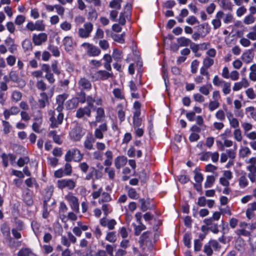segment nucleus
<instances>
[{
    "label": "nucleus",
    "instance_id": "obj_25",
    "mask_svg": "<svg viewBox=\"0 0 256 256\" xmlns=\"http://www.w3.org/2000/svg\"><path fill=\"white\" fill-rule=\"evenodd\" d=\"M246 114L249 118H252L256 122V108L250 106L246 108Z\"/></svg>",
    "mask_w": 256,
    "mask_h": 256
},
{
    "label": "nucleus",
    "instance_id": "obj_11",
    "mask_svg": "<svg viewBox=\"0 0 256 256\" xmlns=\"http://www.w3.org/2000/svg\"><path fill=\"white\" fill-rule=\"evenodd\" d=\"M32 42L35 46H40L48 40V35L44 32L34 34L32 37Z\"/></svg>",
    "mask_w": 256,
    "mask_h": 256
},
{
    "label": "nucleus",
    "instance_id": "obj_9",
    "mask_svg": "<svg viewBox=\"0 0 256 256\" xmlns=\"http://www.w3.org/2000/svg\"><path fill=\"white\" fill-rule=\"evenodd\" d=\"M108 126L106 123L100 124L94 130V138L96 139L102 140L104 138V134L108 130Z\"/></svg>",
    "mask_w": 256,
    "mask_h": 256
},
{
    "label": "nucleus",
    "instance_id": "obj_38",
    "mask_svg": "<svg viewBox=\"0 0 256 256\" xmlns=\"http://www.w3.org/2000/svg\"><path fill=\"white\" fill-rule=\"evenodd\" d=\"M106 240L110 242H115L116 240V232H108L106 236Z\"/></svg>",
    "mask_w": 256,
    "mask_h": 256
},
{
    "label": "nucleus",
    "instance_id": "obj_19",
    "mask_svg": "<svg viewBox=\"0 0 256 256\" xmlns=\"http://www.w3.org/2000/svg\"><path fill=\"white\" fill-rule=\"evenodd\" d=\"M78 88L82 92L84 90H89L92 88V84L86 78H81L78 82Z\"/></svg>",
    "mask_w": 256,
    "mask_h": 256
},
{
    "label": "nucleus",
    "instance_id": "obj_1",
    "mask_svg": "<svg viewBox=\"0 0 256 256\" xmlns=\"http://www.w3.org/2000/svg\"><path fill=\"white\" fill-rule=\"evenodd\" d=\"M83 158V154L78 148H74L68 150L66 154L64 160L66 162L74 160L76 162L80 161Z\"/></svg>",
    "mask_w": 256,
    "mask_h": 256
},
{
    "label": "nucleus",
    "instance_id": "obj_53",
    "mask_svg": "<svg viewBox=\"0 0 256 256\" xmlns=\"http://www.w3.org/2000/svg\"><path fill=\"white\" fill-rule=\"evenodd\" d=\"M234 139L238 142H240L242 141V132L240 128H236L235 129V130L234 132Z\"/></svg>",
    "mask_w": 256,
    "mask_h": 256
},
{
    "label": "nucleus",
    "instance_id": "obj_60",
    "mask_svg": "<svg viewBox=\"0 0 256 256\" xmlns=\"http://www.w3.org/2000/svg\"><path fill=\"white\" fill-rule=\"evenodd\" d=\"M2 126L4 127V132L5 134H8L10 132L12 128L10 123L6 120L2 121Z\"/></svg>",
    "mask_w": 256,
    "mask_h": 256
},
{
    "label": "nucleus",
    "instance_id": "obj_32",
    "mask_svg": "<svg viewBox=\"0 0 256 256\" xmlns=\"http://www.w3.org/2000/svg\"><path fill=\"white\" fill-rule=\"evenodd\" d=\"M220 6L224 10H232V5L230 0H218Z\"/></svg>",
    "mask_w": 256,
    "mask_h": 256
},
{
    "label": "nucleus",
    "instance_id": "obj_20",
    "mask_svg": "<svg viewBox=\"0 0 256 256\" xmlns=\"http://www.w3.org/2000/svg\"><path fill=\"white\" fill-rule=\"evenodd\" d=\"M62 42L64 49L68 52H72L76 46L75 43L72 41V37L68 36H66L64 38Z\"/></svg>",
    "mask_w": 256,
    "mask_h": 256
},
{
    "label": "nucleus",
    "instance_id": "obj_49",
    "mask_svg": "<svg viewBox=\"0 0 256 256\" xmlns=\"http://www.w3.org/2000/svg\"><path fill=\"white\" fill-rule=\"evenodd\" d=\"M194 179L196 182L198 184H202L204 180L202 174L197 172L196 170H194Z\"/></svg>",
    "mask_w": 256,
    "mask_h": 256
},
{
    "label": "nucleus",
    "instance_id": "obj_7",
    "mask_svg": "<svg viewBox=\"0 0 256 256\" xmlns=\"http://www.w3.org/2000/svg\"><path fill=\"white\" fill-rule=\"evenodd\" d=\"M82 46L86 48L87 54L90 56H96L100 54V50L97 46L89 43L82 44Z\"/></svg>",
    "mask_w": 256,
    "mask_h": 256
},
{
    "label": "nucleus",
    "instance_id": "obj_16",
    "mask_svg": "<svg viewBox=\"0 0 256 256\" xmlns=\"http://www.w3.org/2000/svg\"><path fill=\"white\" fill-rule=\"evenodd\" d=\"M91 110L88 106L79 108L76 112V118H81L84 116L90 117L91 116Z\"/></svg>",
    "mask_w": 256,
    "mask_h": 256
},
{
    "label": "nucleus",
    "instance_id": "obj_45",
    "mask_svg": "<svg viewBox=\"0 0 256 256\" xmlns=\"http://www.w3.org/2000/svg\"><path fill=\"white\" fill-rule=\"evenodd\" d=\"M191 239L192 236L190 234L186 233L184 234V236L183 240L185 246H186L188 248L191 246Z\"/></svg>",
    "mask_w": 256,
    "mask_h": 256
},
{
    "label": "nucleus",
    "instance_id": "obj_28",
    "mask_svg": "<svg viewBox=\"0 0 256 256\" xmlns=\"http://www.w3.org/2000/svg\"><path fill=\"white\" fill-rule=\"evenodd\" d=\"M112 57L116 61L118 62H120L123 58L122 52L117 48L114 49Z\"/></svg>",
    "mask_w": 256,
    "mask_h": 256
},
{
    "label": "nucleus",
    "instance_id": "obj_5",
    "mask_svg": "<svg viewBox=\"0 0 256 256\" xmlns=\"http://www.w3.org/2000/svg\"><path fill=\"white\" fill-rule=\"evenodd\" d=\"M57 186L60 190L64 188L73 190L76 186V182L72 179L60 180L57 182Z\"/></svg>",
    "mask_w": 256,
    "mask_h": 256
},
{
    "label": "nucleus",
    "instance_id": "obj_39",
    "mask_svg": "<svg viewBox=\"0 0 256 256\" xmlns=\"http://www.w3.org/2000/svg\"><path fill=\"white\" fill-rule=\"evenodd\" d=\"M138 226H136V224H133L132 225L134 226V234L136 236H139L142 232V231L146 229V226L143 224L142 222L139 224Z\"/></svg>",
    "mask_w": 256,
    "mask_h": 256
},
{
    "label": "nucleus",
    "instance_id": "obj_55",
    "mask_svg": "<svg viewBox=\"0 0 256 256\" xmlns=\"http://www.w3.org/2000/svg\"><path fill=\"white\" fill-rule=\"evenodd\" d=\"M30 161V158L28 156H24L20 158L17 164L20 167L23 166L25 164H27Z\"/></svg>",
    "mask_w": 256,
    "mask_h": 256
},
{
    "label": "nucleus",
    "instance_id": "obj_21",
    "mask_svg": "<svg viewBox=\"0 0 256 256\" xmlns=\"http://www.w3.org/2000/svg\"><path fill=\"white\" fill-rule=\"evenodd\" d=\"M128 162L127 158L125 156H122L116 157L114 160V166L116 169H120L124 166Z\"/></svg>",
    "mask_w": 256,
    "mask_h": 256
},
{
    "label": "nucleus",
    "instance_id": "obj_27",
    "mask_svg": "<svg viewBox=\"0 0 256 256\" xmlns=\"http://www.w3.org/2000/svg\"><path fill=\"white\" fill-rule=\"evenodd\" d=\"M31 226L36 236L38 238L40 236L41 231L40 230V224L35 220L31 222Z\"/></svg>",
    "mask_w": 256,
    "mask_h": 256
},
{
    "label": "nucleus",
    "instance_id": "obj_6",
    "mask_svg": "<svg viewBox=\"0 0 256 256\" xmlns=\"http://www.w3.org/2000/svg\"><path fill=\"white\" fill-rule=\"evenodd\" d=\"M65 199L68 202L71 208L75 212H79V204L78 198L72 194L65 196Z\"/></svg>",
    "mask_w": 256,
    "mask_h": 256
},
{
    "label": "nucleus",
    "instance_id": "obj_54",
    "mask_svg": "<svg viewBox=\"0 0 256 256\" xmlns=\"http://www.w3.org/2000/svg\"><path fill=\"white\" fill-rule=\"evenodd\" d=\"M251 154V151L248 147H244L240 151V154L241 157L245 158Z\"/></svg>",
    "mask_w": 256,
    "mask_h": 256
},
{
    "label": "nucleus",
    "instance_id": "obj_61",
    "mask_svg": "<svg viewBox=\"0 0 256 256\" xmlns=\"http://www.w3.org/2000/svg\"><path fill=\"white\" fill-rule=\"evenodd\" d=\"M255 235H251L249 238L250 244L253 248L256 249V228L253 230Z\"/></svg>",
    "mask_w": 256,
    "mask_h": 256
},
{
    "label": "nucleus",
    "instance_id": "obj_3",
    "mask_svg": "<svg viewBox=\"0 0 256 256\" xmlns=\"http://www.w3.org/2000/svg\"><path fill=\"white\" fill-rule=\"evenodd\" d=\"M85 134V130L80 126H76L70 132V138L74 141H80Z\"/></svg>",
    "mask_w": 256,
    "mask_h": 256
},
{
    "label": "nucleus",
    "instance_id": "obj_59",
    "mask_svg": "<svg viewBox=\"0 0 256 256\" xmlns=\"http://www.w3.org/2000/svg\"><path fill=\"white\" fill-rule=\"evenodd\" d=\"M65 176H70L72 173V166L70 162H66L64 165V168L63 170Z\"/></svg>",
    "mask_w": 256,
    "mask_h": 256
},
{
    "label": "nucleus",
    "instance_id": "obj_18",
    "mask_svg": "<svg viewBox=\"0 0 256 256\" xmlns=\"http://www.w3.org/2000/svg\"><path fill=\"white\" fill-rule=\"evenodd\" d=\"M96 138L92 134H88L84 142V146L85 148L88 150L94 149L93 144L95 142Z\"/></svg>",
    "mask_w": 256,
    "mask_h": 256
},
{
    "label": "nucleus",
    "instance_id": "obj_4",
    "mask_svg": "<svg viewBox=\"0 0 256 256\" xmlns=\"http://www.w3.org/2000/svg\"><path fill=\"white\" fill-rule=\"evenodd\" d=\"M92 30V24L89 22H86L84 24L83 28L78 29V36L82 38H88L90 36Z\"/></svg>",
    "mask_w": 256,
    "mask_h": 256
},
{
    "label": "nucleus",
    "instance_id": "obj_46",
    "mask_svg": "<svg viewBox=\"0 0 256 256\" xmlns=\"http://www.w3.org/2000/svg\"><path fill=\"white\" fill-rule=\"evenodd\" d=\"M248 182L246 176H241L240 178L238 184L240 188H244L248 186Z\"/></svg>",
    "mask_w": 256,
    "mask_h": 256
},
{
    "label": "nucleus",
    "instance_id": "obj_57",
    "mask_svg": "<svg viewBox=\"0 0 256 256\" xmlns=\"http://www.w3.org/2000/svg\"><path fill=\"white\" fill-rule=\"evenodd\" d=\"M9 246L10 248H18L22 245L21 241H16L12 239L11 237L9 238Z\"/></svg>",
    "mask_w": 256,
    "mask_h": 256
},
{
    "label": "nucleus",
    "instance_id": "obj_56",
    "mask_svg": "<svg viewBox=\"0 0 256 256\" xmlns=\"http://www.w3.org/2000/svg\"><path fill=\"white\" fill-rule=\"evenodd\" d=\"M236 234L239 236H250V232L247 230L246 228H240L238 229L236 231Z\"/></svg>",
    "mask_w": 256,
    "mask_h": 256
},
{
    "label": "nucleus",
    "instance_id": "obj_14",
    "mask_svg": "<svg viewBox=\"0 0 256 256\" xmlns=\"http://www.w3.org/2000/svg\"><path fill=\"white\" fill-rule=\"evenodd\" d=\"M132 8V6L130 4H128L125 8L124 12H121L120 14L118 22L120 24L124 25L126 23V18H128V17L130 14V10Z\"/></svg>",
    "mask_w": 256,
    "mask_h": 256
},
{
    "label": "nucleus",
    "instance_id": "obj_13",
    "mask_svg": "<svg viewBox=\"0 0 256 256\" xmlns=\"http://www.w3.org/2000/svg\"><path fill=\"white\" fill-rule=\"evenodd\" d=\"M112 76V73L106 72L104 70H100L96 72L93 75V78L95 80H106Z\"/></svg>",
    "mask_w": 256,
    "mask_h": 256
},
{
    "label": "nucleus",
    "instance_id": "obj_2",
    "mask_svg": "<svg viewBox=\"0 0 256 256\" xmlns=\"http://www.w3.org/2000/svg\"><path fill=\"white\" fill-rule=\"evenodd\" d=\"M36 114L34 116V122L32 124V130L38 134L42 132L41 126L42 122V116L40 110H38L36 112Z\"/></svg>",
    "mask_w": 256,
    "mask_h": 256
},
{
    "label": "nucleus",
    "instance_id": "obj_30",
    "mask_svg": "<svg viewBox=\"0 0 256 256\" xmlns=\"http://www.w3.org/2000/svg\"><path fill=\"white\" fill-rule=\"evenodd\" d=\"M177 42L180 46H188L192 42L191 40L189 38L184 36L180 37L177 39Z\"/></svg>",
    "mask_w": 256,
    "mask_h": 256
},
{
    "label": "nucleus",
    "instance_id": "obj_36",
    "mask_svg": "<svg viewBox=\"0 0 256 256\" xmlns=\"http://www.w3.org/2000/svg\"><path fill=\"white\" fill-rule=\"evenodd\" d=\"M222 87V92L224 95H227L230 94L231 92V83L226 82L221 86Z\"/></svg>",
    "mask_w": 256,
    "mask_h": 256
},
{
    "label": "nucleus",
    "instance_id": "obj_37",
    "mask_svg": "<svg viewBox=\"0 0 256 256\" xmlns=\"http://www.w3.org/2000/svg\"><path fill=\"white\" fill-rule=\"evenodd\" d=\"M104 117V110L102 108H98L96 109V120L97 122H100L102 118Z\"/></svg>",
    "mask_w": 256,
    "mask_h": 256
},
{
    "label": "nucleus",
    "instance_id": "obj_22",
    "mask_svg": "<svg viewBox=\"0 0 256 256\" xmlns=\"http://www.w3.org/2000/svg\"><path fill=\"white\" fill-rule=\"evenodd\" d=\"M20 110L18 106H12L9 109H6L4 111V116L6 120H8L10 115H16L19 113Z\"/></svg>",
    "mask_w": 256,
    "mask_h": 256
},
{
    "label": "nucleus",
    "instance_id": "obj_33",
    "mask_svg": "<svg viewBox=\"0 0 256 256\" xmlns=\"http://www.w3.org/2000/svg\"><path fill=\"white\" fill-rule=\"evenodd\" d=\"M33 253L30 248H22L18 252V256H30Z\"/></svg>",
    "mask_w": 256,
    "mask_h": 256
},
{
    "label": "nucleus",
    "instance_id": "obj_10",
    "mask_svg": "<svg viewBox=\"0 0 256 256\" xmlns=\"http://www.w3.org/2000/svg\"><path fill=\"white\" fill-rule=\"evenodd\" d=\"M200 28H202L204 30H205L204 31L202 32H200L199 33L198 32H195L194 33L192 36V38L194 40H196L200 38V37L201 36L202 37L205 36L206 35H207L210 32V26L208 23H205L202 24H200L199 26Z\"/></svg>",
    "mask_w": 256,
    "mask_h": 256
},
{
    "label": "nucleus",
    "instance_id": "obj_15",
    "mask_svg": "<svg viewBox=\"0 0 256 256\" xmlns=\"http://www.w3.org/2000/svg\"><path fill=\"white\" fill-rule=\"evenodd\" d=\"M125 103H126V102ZM126 104H124L122 103L118 104L116 106V110L117 111L118 118L120 123L125 120V110H126Z\"/></svg>",
    "mask_w": 256,
    "mask_h": 256
},
{
    "label": "nucleus",
    "instance_id": "obj_29",
    "mask_svg": "<svg viewBox=\"0 0 256 256\" xmlns=\"http://www.w3.org/2000/svg\"><path fill=\"white\" fill-rule=\"evenodd\" d=\"M78 104V100L76 98H72L66 102V106L68 109L72 110L76 108Z\"/></svg>",
    "mask_w": 256,
    "mask_h": 256
},
{
    "label": "nucleus",
    "instance_id": "obj_34",
    "mask_svg": "<svg viewBox=\"0 0 256 256\" xmlns=\"http://www.w3.org/2000/svg\"><path fill=\"white\" fill-rule=\"evenodd\" d=\"M22 98V93L18 90H14L12 92L11 98L15 102H19Z\"/></svg>",
    "mask_w": 256,
    "mask_h": 256
},
{
    "label": "nucleus",
    "instance_id": "obj_31",
    "mask_svg": "<svg viewBox=\"0 0 256 256\" xmlns=\"http://www.w3.org/2000/svg\"><path fill=\"white\" fill-rule=\"evenodd\" d=\"M212 89V86L211 84H209L200 87L199 92L205 96H208L209 94Z\"/></svg>",
    "mask_w": 256,
    "mask_h": 256
},
{
    "label": "nucleus",
    "instance_id": "obj_40",
    "mask_svg": "<svg viewBox=\"0 0 256 256\" xmlns=\"http://www.w3.org/2000/svg\"><path fill=\"white\" fill-rule=\"evenodd\" d=\"M36 30L44 31L45 30V24L42 20H38L34 22Z\"/></svg>",
    "mask_w": 256,
    "mask_h": 256
},
{
    "label": "nucleus",
    "instance_id": "obj_24",
    "mask_svg": "<svg viewBox=\"0 0 256 256\" xmlns=\"http://www.w3.org/2000/svg\"><path fill=\"white\" fill-rule=\"evenodd\" d=\"M40 98L38 100V108H44L46 104H48V96L44 92H42L40 94Z\"/></svg>",
    "mask_w": 256,
    "mask_h": 256
},
{
    "label": "nucleus",
    "instance_id": "obj_42",
    "mask_svg": "<svg viewBox=\"0 0 256 256\" xmlns=\"http://www.w3.org/2000/svg\"><path fill=\"white\" fill-rule=\"evenodd\" d=\"M214 64V60L210 57H206L203 60V66L208 68Z\"/></svg>",
    "mask_w": 256,
    "mask_h": 256
},
{
    "label": "nucleus",
    "instance_id": "obj_43",
    "mask_svg": "<svg viewBox=\"0 0 256 256\" xmlns=\"http://www.w3.org/2000/svg\"><path fill=\"white\" fill-rule=\"evenodd\" d=\"M112 93L116 98L119 100H124V96L121 90L114 88L113 90Z\"/></svg>",
    "mask_w": 256,
    "mask_h": 256
},
{
    "label": "nucleus",
    "instance_id": "obj_62",
    "mask_svg": "<svg viewBox=\"0 0 256 256\" xmlns=\"http://www.w3.org/2000/svg\"><path fill=\"white\" fill-rule=\"evenodd\" d=\"M26 21V16L23 15H18L16 17L14 22L18 26L22 25Z\"/></svg>",
    "mask_w": 256,
    "mask_h": 256
},
{
    "label": "nucleus",
    "instance_id": "obj_35",
    "mask_svg": "<svg viewBox=\"0 0 256 256\" xmlns=\"http://www.w3.org/2000/svg\"><path fill=\"white\" fill-rule=\"evenodd\" d=\"M215 178L214 176H208L204 184V188H210L212 187L215 182Z\"/></svg>",
    "mask_w": 256,
    "mask_h": 256
},
{
    "label": "nucleus",
    "instance_id": "obj_12",
    "mask_svg": "<svg viewBox=\"0 0 256 256\" xmlns=\"http://www.w3.org/2000/svg\"><path fill=\"white\" fill-rule=\"evenodd\" d=\"M76 224L77 226L74 227L72 231L76 236H80L82 234V231H86L88 229V226L80 221L78 222Z\"/></svg>",
    "mask_w": 256,
    "mask_h": 256
},
{
    "label": "nucleus",
    "instance_id": "obj_48",
    "mask_svg": "<svg viewBox=\"0 0 256 256\" xmlns=\"http://www.w3.org/2000/svg\"><path fill=\"white\" fill-rule=\"evenodd\" d=\"M242 60L246 63L248 64L251 62L252 57L250 56V52H244L241 56Z\"/></svg>",
    "mask_w": 256,
    "mask_h": 256
},
{
    "label": "nucleus",
    "instance_id": "obj_50",
    "mask_svg": "<svg viewBox=\"0 0 256 256\" xmlns=\"http://www.w3.org/2000/svg\"><path fill=\"white\" fill-rule=\"evenodd\" d=\"M104 172L108 174L110 179L113 180L115 176V170L114 168L106 166L104 168Z\"/></svg>",
    "mask_w": 256,
    "mask_h": 256
},
{
    "label": "nucleus",
    "instance_id": "obj_23",
    "mask_svg": "<svg viewBox=\"0 0 256 256\" xmlns=\"http://www.w3.org/2000/svg\"><path fill=\"white\" fill-rule=\"evenodd\" d=\"M224 13L222 11H218L216 15V18L214 19L212 24L214 30L218 28L221 26L220 18L224 16Z\"/></svg>",
    "mask_w": 256,
    "mask_h": 256
},
{
    "label": "nucleus",
    "instance_id": "obj_26",
    "mask_svg": "<svg viewBox=\"0 0 256 256\" xmlns=\"http://www.w3.org/2000/svg\"><path fill=\"white\" fill-rule=\"evenodd\" d=\"M104 156L106 157V159L104 161V164L106 166H110L112 165V152L110 150H108L104 153Z\"/></svg>",
    "mask_w": 256,
    "mask_h": 256
},
{
    "label": "nucleus",
    "instance_id": "obj_44",
    "mask_svg": "<svg viewBox=\"0 0 256 256\" xmlns=\"http://www.w3.org/2000/svg\"><path fill=\"white\" fill-rule=\"evenodd\" d=\"M128 196L134 200H136L138 198L139 195L138 193L136 192V190L134 188H130L128 190Z\"/></svg>",
    "mask_w": 256,
    "mask_h": 256
},
{
    "label": "nucleus",
    "instance_id": "obj_52",
    "mask_svg": "<svg viewBox=\"0 0 256 256\" xmlns=\"http://www.w3.org/2000/svg\"><path fill=\"white\" fill-rule=\"evenodd\" d=\"M220 106L219 102L216 100L210 101L208 104V108L210 111H214L218 108Z\"/></svg>",
    "mask_w": 256,
    "mask_h": 256
},
{
    "label": "nucleus",
    "instance_id": "obj_8",
    "mask_svg": "<svg viewBox=\"0 0 256 256\" xmlns=\"http://www.w3.org/2000/svg\"><path fill=\"white\" fill-rule=\"evenodd\" d=\"M102 177V172L92 167L90 168L89 172L86 175L84 180H92V182H94L95 180H98Z\"/></svg>",
    "mask_w": 256,
    "mask_h": 256
},
{
    "label": "nucleus",
    "instance_id": "obj_41",
    "mask_svg": "<svg viewBox=\"0 0 256 256\" xmlns=\"http://www.w3.org/2000/svg\"><path fill=\"white\" fill-rule=\"evenodd\" d=\"M48 49L52 52L54 56L58 57L60 56V52L57 46L54 45H50Z\"/></svg>",
    "mask_w": 256,
    "mask_h": 256
},
{
    "label": "nucleus",
    "instance_id": "obj_51",
    "mask_svg": "<svg viewBox=\"0 0 256 256\" xmlns=\"http://www.w3.org/2000/svg\"><path fill=\"white\" fill-rule=\"evenodd\" d=\"M112 200L110 194L106 192H103L102 194V198L99 200L98 202L100 204L102 202H108Z\"/></svg>",
    "mask_w": 256,
    "mask_h": 256
},
{
    "label": "nucleus",
    "instance_id": "obj_63",
    "mask_svg": "<svg viewBox=\"0 0 256 256\" xmlns=\"http://www.w3.org/2000/svg\"><path fill=\"white\" fill-rule=\"evenodd\" d=\"M246 94L248 98L250 100H254L256 97V94H255L253 88H248L246 90Z\"/></svg>",
    "mask_w": 256,
    "mask_h": 256
},
{
    "label": "nucleus",
    "instance_id": "obj_58",
    "mask_svg": "<svg viewBox=\"0 0 256 256\" xmlns=\"http://www.w3.org/2000/svg\"><path fill=\"white\" fill-rule=\"evenodd\" d=\"M225 81L222 78H220L218 76H215L212 80L213 84L216 86H221Z\"/></svg>",
    "mask_w": 256,
    "mask_h": 256
},
{
    "label": "nucleus",
    "instance_id": "obj_47",
    "mask_svg": "<svg viewBox=\"0 0 256 256\" xmlns=\"http://www.w3.org/2000/svg\"><path fill=\"white\" fill-rule=\"evenodd\" d=\"M36 86L38 90L44 92L46 90V84L42 80H38L36 83Z\"/></svg>",
    "mask_w": 256,
    "mask_h": 256
},
{
    "label": "nucleus",
    "instance_id": "obj_17",
    "mask_svg": "<svg viewBox=\"0 0 256 256\" xmlns=\"http://www.w3.org/2000/svg\"><path fill=\"white\" fill-rule=\"evenodd\" d=\"M9 77L12 81L16 83L20 87L22 88L26 84L24 80L20 78L16 72L14 71H12L10 72Z\"/></svg>",
    "mask_w": 256,
    "mask_h": 256
},
{
    "label": "nucleus",
    "instance_id": "obj_64",
    "mask_svg": "<svg viewBox=\"0 0 256 256\" xmlns=\"http://www.w3.org/2000/svg\"><path fill=\"white\" fill-rule=\"evenodd\" d=\"M6 61L9 66H12L16 62V58L14 56L10 55L6 58Z\"/></svg>",
    "mask_w": 256,
    "mask_h": 256
}]
</instances>
